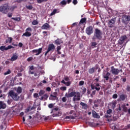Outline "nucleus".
Returning a JSON list of instances; mask_svg holds the SVG:
<instances>
[{"label":"nucleus","mask_w":130,"mask_h":130,"mask_svg":"<svg viewBox=\"0 0 130 130\" xmlns=\"http://www.w3.org/2000/svg\"><path fill=\"white\" fill-rule=\"evenodd\" d=\"M102 35H103L102 30L98 28H95L94 31V38H92V40L93 41H95L96 39L97 40H101V39H102Z\"/></svg>","instance_id":"f257e3e1"},{"label":"nucleus","mask_w":130,"mask_h":130,"mask_svg":"<svg viewBox=\"0 0 130 130\" xmlns=\"http://www.w3.org/2000/svg\"><path fill=\"white\" fill-rule=\"evenodd\" d=\"M10 10V7H9V4H5L0 6V12L3 13V14H7L9 12Z\"/></svg>","instance_id":"f03ea898"},{"label":"nucleus","mask_w":130,"mask_h":130,"mask_svg":"<svg viewBox=\"0 0 130 130\" xmlns=\"http://www.w3.org/2000/svg\"><path fill=\"white\" fill-rule=\"evenodd\" d=\"M9 95L14 100V101H19L20 99V96L18 95V93L14 92L13 90H11L9 92Z\"/></svg>","instance_id":"7ed1b4c3"},{"label":"nucleus","mask_w":130,"mask_h":130,"mask_svg":"<svg viewBox=\"0 0 130 130\" xmlns=\"http://www.w3.org/2000/svg\"><path fill=\"white\" fill-rule=\"evenodd\" d=\"M130 21V16L124 15L122 17V23L123 24H128Z\"/></svg>","instance_id":"20e7f679"},{"label":"nucleus","mask_w":130,"mask_h":130,"mask_svg":"<svg viewBox=\"0 0 130 130\" xmlns=\"http://www.w3.org/2000/svg\"><path fill=\"white\" fill-rule=\"evenodd\" d=\"M80 100H81V93L77 92L73 97V101L76 102V101H80Z\"/></svg>","instance_id":"39448f33"},{"label":"nucleus","mask_w":130,"mask_h":130,"mask_svg":"<svg viewBox=\"0 0 130 130\" xmlns=\"http://www.w3.org/2000/svg\"><path fill=\"white\" fill-rule=\"evenodd\" d=\"M126 39H127V37H126L125 35L121 36L119 38L118 43L120 44V45H122V44L124 43V41H125Z\"/></svg>","instance_id":"423d86ee"},{"label":"nucleus","mask_w":130,"mask_h":130,"mask_svg":"<svg viewBox=\"0 0 130 130\" xmlns=\"http://www.w3.org/2000/svg\"><path fill=\"white\" fill-rule=\"evenodd\" d=\"M85 32L87 35H91L93 32V26H89L86 28Z\"/></svg>","instance_id":"0eeeda50"},{"label":"nucleus","mask_w":130,"mask_h":130,"mask_svg":"<svg viewBox=\"0 0 130 130\" xmlns=\"http://www.w3.org/2000/svg\"><path fill=\"white\" fill-rule=\"evenodd\" d=\"M111 72L113 75H118L119 74V70L115 68L114 66H112L111 67Z\"/></svg>","instance_id":"6e6552de"},{"label":"nucleus","mask_w":130,"mask_h":130,"mask_svg":"<svg viewBox=\"0 0 130 130\" xmlns=\"http://www.w3.org/2000/svg\"><path fill=\"white\" fill-rule=\"evenodd\" d=\"M116 21V17H114L112 19L109 20V22H108L109 27L110 28H112V27H113V25H114Z\"/></svg>","instance_id":"1a4fd4ad"},{"label":"nucleus","mask_w":130,"mask_h":130,"mask_svg":"<svg viewBox=\"0 0 130 130\" xmlns=\"http://www.w3.org/2000/svg\"><path fill=\"white\" fill-rule=\"evenodd\" d=\"M95 85H94V84H91V90H94V89H95V90L96 91H100V84L99 83H96L95 84Z\"/></svg>","instance_id":"9d476101"},{"label":"nucleus","mask_w":130,"mask_h":130,"mask_svg":"<svg viewBox=\"0 0 130 130\" xmlns=\"http://www.w3.org/2000/svg\"><path fill=\"white\" fill-rule=\"evenodd\" d=\"M32 52L33 53H36L35 55H39L42 52V48H40L38 49L32 50Z\"/></svg>","instance_id":"9b49d317"},{"label":"nucleus","mask_w":130,"mask_h":130,"mask_svg":"<svg viewBox=\"0 0 130 130\" xmlns=\"http://www.w3.org/2000/svg\"><path fill=\"white\" fill-rule=\"evenodd\" d=\"M76 93L77 92H76V91H71V92H69V93L68 94H66V96L67 98L75 97Z\"/></svg>","instance_id":"f8f14e48"},{"label":"nucleus","mask_w":130,"mask_h":130,"mask_svg":"<svg viewBox=\"0 0 130 130\" xmlns=\"http://www.w3.org/2000/svg\"><path fill=\"white\" fill-rule=\"evenodd\" d=\"M55 49V46L53 44H50L49 45L47 50L50 52L54 50Z\"/></svg>","instance_id":"ddd939ff"},{"label":"nucleus","mask_w":130,"mask_h":130,"mask_svg":"<svg viewBox=\"0 0 130 130\" xmlns=\"http://www.w3.org/2000/svg\"><path fill=\"white\" fill-rule=\"evenodd\" d=\"M49 28H50V25L47 23H45L41 26L42 30H47V29H49Z\"/></svg>","instance_id":"4468645a"},{"label":"nucleus","mask_w":130,"mask_h":130,"mask_svg":"<svg viewBox=\"0 0 130 130\" xmlns=\"http://www.w3.org/2000/svg\"><path fill=\"white\" fill-rule=\"evenodd\" d=\"M110 73L107 72L106 74H104L103 75V77L104 79H105L106 81H108V80H109V77H110Z\"/></svg>","instance_id":"2eb2a0df"},{"label":"nucleus","mask_w":130,"mask_h":130,"mask_svg":"<svg viewBox=\"0 0 130 130\" xmlns=\"http://www.w3.org/2000/svg\"><path fill=\"white\" fill-rule=\"evenodd\" d=\"M6 108H7V104L5 102L0 101V110L6 109Z\"/></svg>","instance_id":"dca6fc26"},{"label":"nucleus","mask_w":130,"mask_h":130,"mask_svg":"<svg viewBox=\"0 0 130 130\" xmlns=\"http://www.w3.org/2000/svg\"><path fill=\"white\" fill-rule=\"evenodd\" d=\"M92 116L94 118H100V116H99V114L97 113L96 111L92 110Z\"/></svg>","instance_id":"f3484780"},{"label":"nucleus","mask_w":130,"mask_h":130,"mask_svg":"<svg viewBox=\"0 0 130 130\" xmlns=\"http://www.w3.org/2000/svg\"><path fill=\"white\" fill-rule=\"evenodd\" d=\"M80 104L82 107V109H85V110H87V109L89 108V106L85 103L81 102Z\"/></svg>","instance_id":"a211bd4d"},{"label":"nucleus","mask_w":130,"mask_h":130,"mask_svg":"<svg viewBox=\"0 0 130 130\" xmlns=\"http://www.w3.org/2000/svg\"><path fill=\"white\" fill-rule=\"evenodd\" d=\"M49 100H52V101H55V100H58V98L56 95H53V94H51L49 97Z\"/></svg>","instance_id":"6ab92c4d"},{"label":"nucleus","mask_w":130,"mask_h":130,"mask_svg":"<svg viewBox=\"0 0 130 130\" xmlns=\"http://www.w3.org/2000/svg\"><path fill=\"white\" fill-rule=\"evenodd\" d=\"M55 44L56 45H60L61 43H63L62 40L59 39H57V40H55Z\"/></svg>","instance_id":"aec40b11"},{"label":"nucleus","mask_w":130,"mask_h":130,"mask_svg":"<svg viewBox=\"0 0 130 130\" xmlns=\"http://www.w3.org/2000/svg\"><path fill=\"white\" fill-rule=\"evenodd\" d=\"M17 59H18V55L16 54H14L13 56L11 57V61H15V60H17Z\"/></svg>","instance_id":"412c9836"},{"label":"nucleus","mask_w":130,"mask_h":130,"mask_svg":"<svg viewBox=\"0 0 130 130\" xmlns=\"http://www.w3.org/2000/svg\"><path fill=\"white\" fill-rule=\"evenodd\" d=\"M32 36V34H31V32L29 31H26L25 33H24L22 35V37H23V36H25L26 37H30V36Z\"/></svg>","instance_id":"4be33fe9"},{"label":"nucleus","mask_w":130,"mask_h":130,"mask_svg":"<svg viewBox=\"0 0 130 130\" xmlns=\"http://www.w3.org/2000/svg\"><path fill=\"white\" fill-rule=\"evenodd\" d=\"M127 97V95L122 94L120 95V99H121L122 101H124V100H125V98H126Z\"/></svg>","instance_id":"5701e85b"},{"label":"nucleus","mask_w":130,"mask_h":130,"mask_svg":"<svg viewBox=\"0 0 130 130\" xmlns=\"http://www.w3.org/2000/svg\"><path fill=\"white\" fill-rule=\"evenodd\" d=\"M121 108L123 109V111L124 112H127V107H126V106L125 105L123 104L121 106Z\"/></svg>","instance_id":"b1692460"},{"label":"nucleus","mask_w":130,"mask_h":130,"mask_svg":"<svg viewBox=\"0 0 130 130\" xmlns=\"http://www.w3.org/2000/svg\"><path fill=\"white\" fill-rule=\"evenodd\" d=\"M60 115H61V112H60V111H58L57 112V113H53L52 114L53 117H57V116H60Z\"/></svg>","instance_id":"393cba45"},{"label":"nucleus","mask_w":130,"mask_h":130,"mask_svg":"<svg viewBox=\"0 0 130 130\" xmlns=\"http://www.w3.org/2000/svg\"><path fill=\"white\" fill-rule=\"evenodd\" d=\"M59 5L61 7H63V6L67 5V1L66 0H62L60 3Z\"/></svg>","instance_id":"a878e982"},{"label":"nucleus","mask_w":130,"mask_h":130,"mask_svg":"<svg viewBox=\"0 0 130 130\" xmlns=\"http://www.w3.org/2000/svg\"><path fill=\"white\" fill-rule=\"evenodd\" d=\"M13 42V38L12 37H9L6 40V43H12Z\"/></svg>","instance_id":"bb28decb"},{"label":"nucleus","mask_w":130,"mask_h":130,"mask_svg":"<svg viewBox=\"0 0 130 130\" xmlns=\"http://www.w3.org/2000/svg\"><path fill=\"white\" fill-rule=\"evenodd\" d=\"M95 72V67H92V68L89 69L88 70L89 74H93Z\"/></svg>","instance_id":"cd10ccee"},{"label":"nucleus","mask_w":130,"mask_h":130,"mask_svg":"<svg viewBox=\"0 0 130 130\" xmlns=\"http://www.w3.org/2000/svg\"><path fill=\"white\" fill-rule=\"evenodd\" d=\"M86 20H87L86 18H82L79 22V24H84V23H86Z\"/></svg>","instance_id":"c85d7f7f"},{"label":"nucleus","mask_w":130,"mask_h":130,"mask_svg":"<svg viewBox=\"0 0 130 130\" xmlns=\"http://www.w3.org/2000/svg\"><path fill=\"white\" fill-rule=\"evenodd\" d=\"M57 49V52L58 54H60L61 53V52L60 51V49H61V46H58L56 48Z\"/></svg>","instance_id":"c756f323"},{"label":"nucleus","mask_w":130,"mask_h":130,"mask_svg":"<svg viewBox=\"0 0 130 130\" xmlns=\"http://www.w3.org/2000/svg\"><path fill=\"white\" fill-rule=\"evenodd\" d=\"M47 98H48V94L47 93L45 94L43 96L41 97V100H47Z\"/></svg>","instance_id":"7c9ffc66"},{"label":"nucleus","mask_w":130,"mask_h":130,"mask_svg":"<svg viewBox=\"0 0 130 130\" xmlns=\"http://www.w3.org/2000/svg\"><path fill=\"white\" fill-rule=\"evenodd\" d=\"M96 45H97V43L96 42H91V47H92V48L96 47Z\"/></svg>","instance_id":"2f4dec72"},{"label":"nucleus","mask_w":130,"mask_h":130,"mask_svg":"<svg viewBox=\"0 0 130 130\" xmlns=\"http://www.w3.org/2000/svg\"><path fill=\"white\" fill-rule=\"evenodd\" d=\"M16 92H17V93H18V94H21V93H22V87H18L17 88Z\"/></svg>","instance_id":"473e14b6"},{"label":"nucleus","mask_w":130,"mask_h":130,"mask_svg":"<svg viewBox=\"0 0 130 130\" xmlns=\"http://www.w3.org/2000/svg\"><path fill=\"white\" fill-rule=\"evenodd\" d=\"M12 73V71L10 69H8L7 71L4 73V76H7V75H10Z\"/></svg>","instance_id":"72a5a7b5"},{"label":"nucleus","mask_w":130,"mask_h":130,"mask_svg":"<svg viewBox=\"0 0 130 130\" xmlns=\"http://www.w3.org/2000/svg\"><path fill=\"white\" fill-rule=\"evenodd\" d=\"M65 118L66 119H75V117L73 116H67Z\"/></svg>","instance_id":"f704fd0d"},{"label":"nucleus","mask_w":130,"mask_h":130,"mask_svg":"<svg viewBox=\"0 0 130 130\" xmlns=\"http://www.w3.org/2000/svg\"><path fill=\"white\" fill-rule=\"evenodd\" d=\"M0 49L2 51H4V50H7V47L5 46H2L0 47Z\"/></svg>","instance_id":"c9c22d12"},{"label":"nucleus","mask_w":130,"mask_h":130,"mask_svg":"<svg viewBox=\"0 0 130 130\" xmlns=\"http://www.w3.org/2000/svg\"><path fill=\"white\" fill-rule=\"evenodd\" d=\"M12 20H14V21H16L17 22H19L21 18H20L19 17H16V18H12Z\"/></svg>","instance_id":"e433bc0d"},{"label":"nucleus","mask_w":130,"mask_h":130,"mask_svg":"<svg viewBox=\"0 0 130 130\" xmlns=\"http://www.w3.org/2000/svg\"><path fill=\"white\" fill-rule=\"evenodd\" d=\"M44 93H45V91H44L43 90H41L39 92V95L42 96V95H43L44 94Z\"/></svg>","instance_id":"4c0bfd02"},{"label":"nucleus","mask_w":130,"mask_h":130,"mask_svg":"<svg viewBox=\"0 0 130 130\" xmlns=\"http://www.w3.org/2000/svg\"><path fill=\"white\" fill-rule=\"evenodd\" d=\"M31 24L32 25H38V22L37 20H34V21H32Z\"/></svg>","instance_id":"58836bf2"},{"label":"nucleus","mask_w":130,"mask_h":130,"mask_svg":"<svg viewBox=\"0 0 130 130\" xmlns=\"http://www.w3.org/2000/svg\"><path fill=\"white\" fill-rule=\"evenodd\" d=\"M57 10L56 9H54L53 12L50 14V16H53V15H55L56 13Z\"/></svg>","instance_id":"ea45409f"},{"label":"nucleus","mask_w":130,"mask_h":130,"mask_svg":"<svg viewBox=\"0 0 130 130\" xmlns=\"http://www.w3.org/2000/svg\"><path fill=\"white\" fill-rule=\"evenodd\" d=\"M26 8L27 9V10H32L33 6H32V5L26 6Z\"/></svg>","instance_id":"a19ab883"},{"label":"nucleus","mask_w":130,"mask_h":130,"mask_svg":"<svg viewBox=\"0 0 130 130\" xmlns=\"http://www.w3.org/2000/svg\"><path fill=\"white\" fill-rule=\"evenodd\" d=\"M38 4H42V3H44V2H47V0H37Z\"/></svg>","instance_id":"79ce46f5"},{"label":"nucleus","mask_w":130,"mask_h":130,"mask_svg":"<svg viewBox=\"0 0 130 130\" xmlns=\"http://www.w3.org/2000/svg\"><path fill=\"white\" fill-rule=\"evenodd\" d=\"M84 84H85V82H84L83 80H81L79 83V86H83Z\"/></svg>","instance_id":"37998d69"},{"label":"nucleus","mask_w":130,"mask_h":130,"mask_svg":"<svg viewBox=\"0 0 130 130\" xmlns=\"http://www.w3.org/2000/svg\"><path fill=\"white\" fill-rule=\"evenodd\" d=\"M118 97V95H117V94L115 93V94H113L112 98L113 99H117V98Z\"/></svg>","instance_id":"c03bdc74"},{"label":"nucleus","mask_w":130,"mask_h":130,"mask_svg":"<svg viewBox=\"0 0 130 130\" xmlns=\"http://www.w3.org/2000/svg\"><path fill=\"white\" fill-rule=\"evenodd\" d=\"M48 106L49 108H53V107L54 106V104H49Z\"/></svg>","instance_id":"a18cd8bd"},{"label":"nucleus","mask_w":130,"mask_h":130,"mask_svg":"<svg viewBox=\"0 0 130 130\" xmlns=\"http://www.w3.org/2000/svg\"><path fill=\"white\" fill-rule=\"evenodd\" d=\"M95 94H96V90L92 91L90 94L91 97H93V96H94V95H95Z\"/></svg>","instance_id":"49530a36"},{"label":"nucleus","mask_w":130,"mask_h":130,"mask_svg":"<svg viewBox=\"0 0 130 130\" xmlns=\"http://www.w3.org/2000/svg\"><path fill=\"white\" fill-rule=\"evenodd\" d=\"M60 90H61L62 91H66L67 90V87L66 86H62L60 87Z\"/></svg>","instance_id":"de8ad7c7"},{"label":"nucleus","mask_w":130,"mask_h":130,"mask_svg":"<svg viewBox=\"0 0 130 130\" xmlns=\"http://www.w3.org/2000/svg\"><path fill=\"white\" fill-rule=\"evenodd\" d=\"M12 48H14V47H13V46L9 45L7 47H6V50H9V49H11Z\"/></svg>","instance_id":"09e8293b"},{"label":"nucleus","mask_w":130,"mask_h":130,"mask_svg":"<svg viewBox=\"0 0 130 130\" xmlns=\"http://www.w3.org/2000/svg\"><path fill=\"white\" fill-rule=\"evenodd\" d=\"M107 114H110L111 113H112V110L111 109H109L107 111Z\"/></svg>","instance_id":"8fccbe9b"},{"label":"nucleus","mask_w":130,"mask_h":130,"mask_svg":"<svg viewBox=\"0 0 130 130\" xmlns=\"http://www.w3.org/2000/svg\"><path fill=\"white\" fill-rule=\"evenodd\" d=\"M27 60L28 62H30V61L33 60V58H32V57H28V58L27 59Z\"/></svg>","instance_id":"3c124183"},{"label":"nucleus","mask_w":130,"mask_h":130,"mask_svg":"<svg viewBox=\"0 0 130 130\" xmlns=\"http://www.w3.org/2000/svg\"><path fill=\"white\" fill-rule=\"evenodd\" d=\"M64 80L66 81V82H68V81H70V78H69L68 76H66L64 78Z\"/></svg>","instance_id":"603ef678"},{"label":"nucleus","mask_w":130,"mask_h":130,"mask_svg":"<svg viewBox=\"0 0 130 130\" xmlns=\"http://www.w3.org/2000/svg\"><path fill=\"white\" fill-rule=\"evenodd\" d=\"M59 109V108H58V107H56L55 108H53L52 110L54 112H55V111H58Z\"/></svg>","instance_id":"864d4df0"},{"label":"nucleus","mask_w":130,"mask_h":130,"mask_svg":"<svg viewBox=\"0 0 130 130\" xmlns=\"http://www.w3.org/2000/svg\"><path fill=\"white\" fill-rule=\"evenodd\" d=\"M34 97L35 98H38V97H39V95H38V93H35L34 94Z\"/></svg>","instance_id":"5fc2aeb1"},{"label":"nucleus","mask_w":130,"mask_h":130,"mask_svg":"<svg viewBox=\"0 0 130 130\" xmlns=\"http://www.w3.org/2000/svg\"><path fill=\"white\" fill-rule=\"evenodd\" d=\"M87 91V89L85 87H83V90H82V94H85L86 92Z\"/></svg>","instance_id":"6e6d98bb"},{"label":"nucleus","mask_w":130,"mask_h":130,"mask_svg":"<svg viewBox=\"0 0 130 130\" xmlns=\"http://www.w3.org/2000/svg\"><path fill=\"white\" fill-rule=\"evenodd\" d=\"M62 102H67V98L66 96H64L62 98Z\"/></svg>","instance_id":"4d7b16f0"},{"label":"nucleus","mask_w":130,"mask_h":130,"mask_svg":"<svg viewBox=\"0 0 130 130\" xmlns=\"http://www.w3.org/2000/svg\"><path fill=\"white\" fill-rule=\"evenodd\" d=\"M126 90L127 92H130V86L127 85Z\"/></svg>","instance_id":"13d9d810"},{"label":"nucleus","mask_w":130,"mask_h":130,"mask_svg":"<svg viewBox=\"0 0 130 130\" xmlns=\"http://www.w3.org/2000/svg\"><path fill=\"white\" fill-rule=\"evenodd\" d=\"M65 85L66 86H71V82L68 81L67 82H66Z\"/></svg>","instance_id":"bf43d9fd"},{"label":"nucleus","mask_w":130,"mask_h":130,"mask_svg":"<svg viewBox=\"0 0 130 130\" xmlns=\"http://www.w3.org/2000/svg\"><path fill=\"white\" fill-rule=\"evenodd\" d=\"M28 31H32V28H31V27H28V28H27L26 29V31H27V32H28Z\"/></svg>","instance_id":"052dcab7"},{"label":"nucleus","mask_w":130,"mask_h":130,"mask_svg":"<svg viewBox=\"0 0 130 130\" xmlns=\"http://www.w3.org/2000/svg\"><path fill=\"white\" fill-rule=\"evenodd\" d=\"M78 23L75 22L72 24V27H75V26H78Z\"/></svg>","instance_id":"680f3d73"},{"label":"nucleus","mask_w":130,"mask_h":130,"mask_svg":"<svg viewBox=\"0 0 130 130\" xmlns=\"http://www.w3.org/2000/svg\"><path fill=\"white\" fill-rule=\"evenodd\" d=\"M46 91H48V92H50L51 91V88L49 87H48L46 88Z\"/></svg>","instance_id":"e2e57ef3"},{"label":"nucleus","mask_w":130,"mask_h":130,"mask_svg":"<svg viewBox=\"0 0 130 130\" xmlns=\"http://www.w3.org/2000/svg\"><path fill=\"white\" fill-rule=\"evenodd\" d=\"M34 72L31 71V70H29L28 72L29 75H34Z\"/></svg>","instance_id":"0e129e2a"},{"label":"nucleus","mask_w":130,"mask_h":130,"mask_svg":"<svg viewBox=\"0 0 130 130\" xmlns=\"http://www.w3.org/2000/svg\"><path fill=\"white\" fill-rule=\"evenodd\" d=\"M73 3L74 5H77L78 4V1L77 0H73Z\"/></svg>","instance_id":"69168bd1"},{"label":"nucleus","mask_w":130,"mask_h":130,"mask_svg":"<svg viewBox=\"0 0 130 130\" xmlns=\"http://www.w3.org/2000/svg\"><path fill=\"white\" fill-rule=\"evenodd\" d=\"M74 112H75V111L72 110H71L70 112H69V114H75Z\"/></svg>","instance_id":"338daca9"},{"label":"nucleus","mask_w":130,"mask_h":130,"mask_svg":"<svg viewBox=\"0 0 130 130\" xmlns=\"http://www.w3.org/2000/svg\"><path fill=\"white\" fill-rule=\"evenodd\" d=\"M18 46H19V47H22L23 46V43H19Z\"/></svg>","instance_id":"774afa93"}]
</instances>
